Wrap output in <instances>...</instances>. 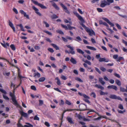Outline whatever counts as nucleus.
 <instances>
[{"mask_svg": "<svg viewBox=\"0 0 127 127\" xmlns=\"http://www.w3.org/2000/svg\"><path fill=\"white\" fill-rule=\"evenodd\" d=\"M114 0H105L101 1L100 4V6L101 7H104L106 5H109L111 3L114 2Z\"/></svg>", "mask_w": 127, "mask_h": 127, "instance_id": "nucleus-1", "label": "nucleus"}, {"mask_svg": "<svg viewBox=\"0 0 127 127\" xmlns=\"http://www.w3.org/2000/svg\"><path fill=\"white\" fill-rule=\"evenodd\" d=\"M9 95L11 97V99L13 102V104L15 105H18V104L16 100V97L14 94L10 92L9 93Z\"/></svg>", "mask_w": 127, "mask_h": 127, "instance_id": "nucleus-2", "label": "nucleus"}, {"mask_svg": "<svg viewBox=\"0 0 127 127\" xmlns=\"http://www.w3.org/2000/svg\"><path fill=\"white\" fill-rule=\"evenodd\" d=\"M31 1L34 4L37 5L42 9H46L47 8V7L46 6L40 3H38V2L34 0H32Z\"/></svg>", "mask_w": 127, "mask_h": 127, "instance_id": "nucleus-3", "label": "nucleus"}, {"mask_svg": "<svg viewBox=\"0 0 127 127\" xmlns=\"http://www.w3.org/2000/svg\"><path fill=\"white\" fill-rule=\"evenodd\" d=\"M66 46L68 48H70L71 50V51H70V53L72 54H75V51H74V49L72 47H71L69 45H67ZM65 52L69 54L70 52H68V51L67 50H65Z\"/></svg>", "mask_w": 127, "mask_h": 127, "instance_id": "nucleus-4", "label": "nucleus"}, {"mask_svg": "<svg viewBox=\"0 0 127 127\" xmlns=\"http://www.w3.org/2000/svg\"><path fill=\"white\" fill-rule=\"evenodd\" d=\"M79 107L80 109V111L89 110L88 109H86L87 107V105L83 103L80 104L79 105Z\"/></svg>", "mask_w": 127, "mask_h": 127, "instance_id": "nucleus-5", "label": "nucleus"}, {"mask_svg": "<svg viewBox=\"0 0 127 127\" xmlns=\"http://www.w3.org/2000/svg\"><path fill=\"white\" fill-rule=\"evenodd\" d=\"M74 14L78 18V19L83 23H85V21L83 18L80 15L78 14L76 12H73Z\"/></svg>", "mask_w": 127, "mask_h": 127, "instance_id": "nucleus-6", "label": "nucleus"}, {"mask_svg": "<svg viewBox=\"0 0 127 127\" xmlns=\"http://www.w3.org/2000/svg\"><path fill=\"white\" fill-rule=\"evenodd\" d=\"M109 97L111 99H118L121 101L123 100L119 96H117L115 95H111Z\"/></svg>", "mask_w": 127, "mask_h": 127, "instance_id": "nucleus-7", "label": "nucleus"}, {"mask_svg": "<svg viewBox=\"0 0 127 127\" xmlns=\"http://www.w3.org/2000/svg\"><path fill=\"white\" fill-rule=\"evenodd\" d=\"M86 30L87 32L89 33V35L90 36H92L93 35H95V33L94 31L92 30H90L88 27Z\"/></svg>", "mask_w": 127, "mask_h": 127, "instance_id": "nucleus-8", "label": "nucleus"}, {"mask_svg": "<svg viewBox=\"0 0 127 127\" xmlns=\"http://www.w3.org/2000/svg\"><path fill=\"white\" fill-rule=\"evenodd\" d=\"M59 3L63 8L65 10V12L69 14L70 12L67 9V8L62 3L60 2Z\"/></svg>", "mask_w": 127, "mask_h": 127, "instance_id": "nucleus-9", "label": "nucleus"}, {"mask_svg": "<svg viewBox=\"0 0 127 127\" xmlns=\"http://www.w3.org/2000/svg\"><path fill=\"white\" fill-rule=\"evenodd\" d=\"M32 9L35 11V13L40 16H41V14L39 12V10L37 8H36L35 6H32Z\"/></svg>", "mask_w": 127, "mask_h": 127, "instance_id": "nucleus-10", "label": "nucleus"}, {"mask_svg": "<svg viewBox=\"0 0 127 127\" xmlns=\"http://www.w3.org/2000/svg\"><path fill=\"white\" fill-rule=\"evenodd\" d=\"M103 19L109 25H111V26L113 27L114 26V24L111 23L106 18H103Z\"/></svg>", "mask_w": 127, "mask_h": 127, "instance_id": "nucleus-11", "label": "nucleus"}, {"mask_svg": "<svg viewBox=\"0 0 127 127\" xmlns=\"http://www.w3.org/2000/svg\"><path fill=\"white\" fill-rule=\"evenodd\" d=\"M20 12L22 14L24 15V16L26 17L28 19H29V17L28 15H27L26 12H24L23 10H20Z\"/></svg>", "mask_w": 127, "mask_h": 127, "instance_id": "nucleus-12", "label": "nucleus"}, {"mask_svg": "<svg viewBox=\"0 0 127 127\" xmlns=\"http://www.w3.org/2000/svg\"><path fill=\"white\" fill-rule=\"evenodd\" d=\"M107 88L109 89H112L115 90V91H117V87L116 86L114 85H109L107 86Z\"/></svg>", "mask_w": 127, "mask_h": 127, "instance_id": "nucleus-13", "label": "nucleus"}, {"mask_svg": "<svg viewBox=\"0 0 127 127\" xmlns=\"http://www.w3.org/2000/svg\"><path fill=\"white\" fill-rule=\"evenodd\" d=\"M20 113L22 116H23L25 118H27L28 117V115L26 113H25L23 111H20Z\"/></svg>", "mask_w": 127, "mask_h": 127, "instance_id": "nucleus-14", "label": "nucleus"}, {"mask_svg": "<svg viewBox=\"0 0 127 127\" xmlns=\"http://www.w3.org/2000/svg\"><path fill=\"white\" fill-rule=\"evenodd\" d=\"M99 61L100 62H109V60L108 59L106 60L104 58H100L99 60Z\"/></svg>", "mask_w": 127, "mask_h": 127, "instance_id": "nucleus-15", "label": "nucleus"}, {"mask_svg": "<svg viewBox=\"0 0 127 127\" xmlns=\"http://www.w3.org/2000/svg\"><path fill=\"white\" fill-rule=\"evenodd\" d=\"M66 119L70 123L72 124H74L73 122L72 121V118L69 117H67L66 118Z\"/></svg>", "mask_w": 127, "mask_h": 127, "instance_id": "nucleus-16", "label": "nucleus"}, {"mask_svg": "<svg viewBox=\"0 0 127 127\" xmlns=\"http://www.w3.org/2000/svg\"><path fill=\"white\" fill-rule=\"evenodd\" d=\"M9 26H10V27L12 28L13 29L14 32H15V27L14 26L13 24L12 23L9 21Z\"/></svg>", "mask_w": 127, "mask_h": 127, "instance_id": "nucleus-17", "label": "nucleus"}, {"mask_svg": "<svg viewBox=\"0 0 127 127\" xmlns=\"http://www.w3.org/2000/svg\"><path fill=\"white\" fill-rule=\"evenodd\" d=\"M78 94L81 96H83L84 98H89L88 96L85 94H82L81 93L79 92Z\"/></svg>", "mask_w": 127, "mask_h": 127, "instance_id": "nucleus-18", "label": "nucleus"}, {"mask_svg": "<svg viewBox=\"0 0 127 127\" xmlns=\"http://www.w3.org/2000/svg\"><path fill=\"white\" fill-rule=\"evenodd\" d=\"M95 86V87H97L99 89H100L102 90H103L104 89L103 87L100 85L96 84Z\"/></svg>", "mask_w": 127, "mask_h": 127, "instance_id": "nucleus-19", "label": "nucleus"}, {"mask_svg": "<svg viewBox=\"0 0 127 127\" xmlns=\"http://www.w3.org/2000/svg\"><path fill=\"white\" fill-rule=\"evenodd\" d=\"M70 61L73 64H75L77 63V62L72 57H71L70 59Z\"/></svg>", "mask_w": 127, "mask_h": 127, "instance_id": "nucleus-20", "label": "nucleus"}, {"mask_svg": "<svg viewBox=\"0 0 127 127\" xmlns=\"http://www.w3.org/2000/svg\"><path fill=\"white\" fill-rule=\"evenodd\" d=\"M103 78H99V80L100 82L103 85H104L105 82L103 80Z\"/></svg>", "mask_w": 127, "mask_h": 127, "instance_id": "nucleus-21", "label": "nucleus"}, {"mask_svg": "<svg viewBox=\"0 0 127 127\" xmlns=\"http://www.w3.org/2000/svg\"><path fill=\"white\" fill-rule=\"evenodd\" d=\"M86 47L88 49L92 50L95 51L96 50V49L95 48L92 47L87 46Z\"/></svg>", "mask_w": 127, "mask_h": 127, "instance_id": "nucleus-22", "label": "nucleus"}, {"mask_svg": "<svg viewBox=\"0 0 127 127\" xmlns=\"http://www.w3.org/2000/svg\"><path fill=\"white\" fill-rule=\"evenodd\" d=\"M51 45L56 50H58L59 49V48L56 45L53 43H51Z\"/></svg>", "mask_w": 127, "mask_h": 127, "instance_id": "nucleus-23", "label": "nucleus"}, {"mask_svg": "<svg viewBox=\"0 0 127 127\" xmlns=\"http://www.w3.org/2000/svg\"><path fill=\"white\" fill-rule=\"evenodd\" d=\"M77 52L80 53L81 54L83 55L84 54V52L83 51L81 50L79 48L76 49Z\"/></svg>", "mask_w": 127, "mask_h": 127, "instance_id": "nucleus-24", "label": "nucleus"}, {"mask_svg": "<svg viewBox=\"0 0 127 127\" xmlns=\"http://www.w3.org/2000/svg\"><path fill=\"white\" fill-rule=\"evenodd\" d=\"M52 5L57 10H58L59 9V8L55 3H53L52 4Z\"/></svg>", "mask_w": 127, "mask_h": 127, "instance_id": "nucleus-25", "label": "nucleus"}, {"mask_svg": "<svg viewBox=\"0 0 127 127\" xmlns=\"http://www.w3.org/2000/svg\"><path fill=\"white\" fill-rule=\"evenodd\" d=\"M55 80H57V83L58 85H60L61 84V83L60 81V79H59L58 77H56L55 78Z\"/></svg>", "mask_w": 127, "mask_h": 127, "instance_id": "nucleus-26", "label": "nucleus"}, {"mask_svg": "<svg viewBox=\"0 0 127 127\" xmlns=\"http://www.w3.org/2000/svg\"><path fill=\"white\" fill-rule=\"evenodd\" d=\"M89 98H84L83 99V100L85 101V102H87L89 103H90V101L88 100V99H90V97L88 96Z\"/></svg>", "mask_w": 127, "mask_h": 127, "instance_id": "nucleus-27", "label": "nucleus"}, {"mask_svg": "<svg viewBox=\"0 0 127 127\" xmlns=\"http://www.w3.org/2000/svg\"><path fill=\"white\" fill-rule=\"evenodd\" d=\"M26 124L28 125H25L24 126V127H32L33 126L32 125L30 124L29 123H26Z\"/></svg>", "mask_w": 127, "mask_h": 127, "instance_id": "nucleus-28", "label": "nucleus"}, {"mask_svg": "<svg viewBox=\"0 0 127 127\" xmlns=\"http://www.w3.org/2000/svg\"><path fill=\"white\" fill-rule=\"evenodd\" d=\"M115 82L116 84L119 86H120L121 85V83L120 81L118 79L115 80Z\"/></svg>", "mask_w": 127, "mask_h": 127, "instance_id": "nucleus-29", "label": "nucleus"}, {"mask_svg": "<svg viewBox=\"0 0 127 127\" xmlns=\"http://www.w3.org/2000/svg\"><path fill=\"white\" fill-rule=\"evenodd\" d=\"M51 18L53 19L57 18H58V17L55 14H53L51 16Z\"/></svg>", "mask_w": 127, "mask_h": 127, "instance_id": "nucleus-30", "label": "nucleus"}, {"mask_svg": "<svg viewBox=\"0 0 127 127\" xmlns=\"http://www.w3.org/2000/svg\"><path fill=\"white\" fill-rule=\"evenodd\" d=\"M46 78L44 77H42L40 78L39 80L40 82H43L45 80Z\"/></svg>", "mask_w": 127, "mask_h": 127, "instance_id": "nucleus-31", "label": "nucleus"}, {"mask_svg": "<svg viewBox=\"0 0 127 127\" xmlns=\"http://www.w3.org/2000/svg\"><path fill=\"white\" fill-rule=\"evenodd\" d=\"M108 93L107 92H104L102 91H101L100 92V94L101 95H107Z\"/></svg>", "mask_w": 127, "mask_h": 127, "instance_id": "nucleus-32", "label": "nucleus"}, {"mask_svg": "<svg viewBox=\"0 0 127 127\" xmlns=\"http://www.w3.org/2000/svg\"><path fill=\"white\" fill-rule=\"evenodd\" d=\"M34 77H35L36 76H37L38 78H39L40 77V74L38 72L35 73H34Z\"/></svg>", "mask_w": 127, "mask_h": 127, "instance_id": "nucleus-33", "label": "nucleus"}, {"mask_svg": "<svg viewBox=\"0 0 127 127\" xmlns=\"http://www.w3.org/2000/svg\"><path fill=\"white\" fill-rule=\"evenodd\" d=\"M10 46L12 50H13V51H14L15 50V49H16L15 47V46L14 45V44H11L10 45Z\"/></svg>", "mask_w": 127, "mask_h": 127, "instance_id": "nucleus-34", "label": "nucleus"}, {"mask_svg": "<svg viewBox=\"0 0 127 127\" xmlns=\"http://www.w3.org/2000/svg\"><path fill=\"white\" fill-rule=\"evenodd\" d=\"M123 59H124L123 57H120L118 58L116 60V61L117 62H120L121 60H123Z\"/></svg>", "mask_w": 127, "mask_h": 127, "instance_id": "nucleus-35", "label": "nucleus"}, {"mask_svg": "<svg viewBox=\"0 0 127 127\" xmlns=\"http://www.w3.org/2000/svg\"><path fill=\"white\" fill-rule=\"evenodd\" d=\"M80 23V24L85 29H86L87 28H88L84 24H83V23H83L82 21Z\"/></svg>", "mask_w": 127, "mask_h": 127, "instance_id": "nucleus-36", "label": "nucleus"}, {"mask_svg": "<svg viewBox=\"0 0 127 127\" xmlns=\"http://www.w3.org/2000/svg\"><path fill=\"white\" fill-rule=\"evenodd\" d=\"M120 91L121 92H126V89L124 88H123L122 87H121L120 88Z\"/></svg>", "mask_w": 127, "mask_h": 127, "instance_id": "nucleus-37", "label": "nucleus"}, {"mask_svg": "<svg viewBox=\"0 0 127 127\" xmlns=\"http://www.w3.org/2000/svg\"><path fill=\"white\" fill-rule=\"evenodd\" d=\"M76 39H75V40L78 42H79V41H81L82 40V39L79 36H78L77 37H76Z\"/></svg>", "mask_w": 127, "mask_h": 127, "instance_id": "nucleus-38", "label": "nucleus"}, {"mask_svg": "<svg viewBox=\"0 0 127 127\" xmlns=\"http://www.w3.org/2000/svg\"><path fill=\"white\" fill-rule=\"evenodd\" d=\"M56 32H58L61 34H63V35L64 34V33L61 30H57L56 31Z\"/></svg>", "mask_w": 127, "mask_h": 127, "instance_id": "nucleus-39", "label": "nucleus"}, {"mask_svg": "<svg viewBox=\"0 0 127 127\" xmlns=\"http://www.w3.org/2000/svg\"><path fill=\"white\" fill-rule=\"evenodd\" d=\"M43 32L47 33V34H48V35H52V33L51 32H50L47 31H45V30H44L43 31Z\"/></svg>", "mask_w": 127, "mask_h": 127, "instance_id": "nucleus-40", "label": "nucleus"}, {"mask_svg": "<svg viewBox=\"0 0 127 127\" xmlns=\"http://www.w3.org/2000/svg\"><path fill=\"white\" fill-rule=\"evenodd\" d=\"M61 25L62 27L63 28L65 29V30H68V27L66 25H64L62 24H61Z\"/></svg>", "mask_w": 127, "mask_h": 127, "instance_id": "nucleus-41", "label": "nucleus"}, {"mask_svg": "<svg viewBox=\"0 0 127 127\" xmlns=\"http://www.w3.org/2000/svg\"><path fill=\"white\" fill-rule=\"evenodd\" d=\"M100 68L103 72H105L106 71V69L103 67H100Z\"/></svg>", "mask_w": 127, "mask_h": 127, "instance_id": "nucleus-42", "label": "nucleus"}, {"mask_svg": "<svg viewBox=\"0 0 127 127\" xmlns=\"http://www.w3.org/2000/svg\"><path fill=\"white\" fill-rule=\"evenodd\" d=\"M43 23L45 25V26L46 27H49V25L45 21H43Z\"/></svg>", "mask_w": 127, "mask_h": 127, "instance_id": "nucleus-43", "label": "nucleus"}, {"mask_svg": "<svg viewBox=\"0 0 127 127\" xmlns=\"http://www.w3.org/2000/svg\"><path fill=\"white\" fill-rule=\"evenodd\" d=\"M102 117H103V118H106V117H102V116H100L99 117H98V118H95L94 119V120H99Z\"/></svg>", "mask_w": 127, "mask_h": 127, "instance_id": "nucleus-44", "label": "nucleus"}, {"mask_svg": "<svg viewBox=\"0 0 127 127\" xmlns=\"http://www.w3.org/2000/svg\"><path fill=\"white\" fill-rule=\"evenodd\" d=\"M75 79L76 80L80 82H83V81L79 77H76L75 78Z\"/></svg>", "mask_w": 127, "mask_h": 127, "instance_id": "nucleus-45", "label": "nucleus"}, {"mask_svg": "<svg viewBox=\"0 0 127 127\" xmlns=\"http://www.w3.org/2000/svg\"><path fill=\"white\" fill-rule=\"evenodd\" d=\"M118 108L121 110H123L124 109V107L123 105L122 104H119L118 106Z\"/></svg>", "mask_w": 127, "mask_h": 127, "instance_id": "nucleus-46", "label": "nucleus"}, {"mask_svg": "<svg viewBox=\"0 0 127 127\" xmlns=\"http://www.w3.org/2000/svg\"><path fill=\"white\" fill-rule=\"evenodd\" d=\"M0 91L2 93H4L5 94H6V92L3 89H0Z\"/></svg>", "mask_w": 127, "mask_h": 127, "instance_id": "nucleus-47", "label": "nucleus"}, {"mask_svg": "<svg viewBox=\"0 0 127 127\" xmlns=\"http://www.w3.org/2000/svg\"><path fill=\"white\" fill-rule=\"evenodd\" d=\"M3 98L6 100H9V98L7 97L6 95H3Z\"/></svg>", "mask_w": 127, "mask_h": 127, "instance_id": "nucleus-48", "label": "nucleus"}, {"mask_svg": "<svg viewBox=\"0 0 127 127\" xmlns=\"http://www.w3.org/2000/svg\"><path fill=\"white\" fill-rule=\"evenodd\" d=\"M91 95L94 98H95L96 97V95L94 92H92L91 94Z\"/></svg>", "mask_w": 127, "mask_h": 127, "instance_id": "nucleus-49", "label": "nucleus"}, {"mask_svg": "<svg viewBox=\"0 0 127 127\" xmlns=\"http://www.w3.org/2000/svg\"><path fill=\"white\" fill-rule=\"evenodd\" d=\"M118 112L119 113H121V114H123L124 112H126V110H124L123 111L121 110H118Z\"/></svg>", "mask_w": 127, "mask_h": 127, "instance_id": "nucleus-50", "label": "nucleus"}, {"mask_svg": "<svg viewBox=\"0 0 127 127\" xmlns=\"http://www.w3.org/2000/svg\"><path fill=\"white\" fill-rule=\"evenodd\" d=\"M34 120H39V119L37 115H35L34 118Z\"/></svg>", "mask_w": 127, "mask_h": 127, "instance_id": "nucleus-51", "label": "nucleus"}, {"mask_svg": "<svg viewBox=\"0 0 127 127\" xmlns=\"http://www.w3.org/2000/svg\"><path fill=\"white\" fill-rule=\"evenodd\" d=\"M39 105L40 106H41L43 104V101L42 100H39Z\"/></svg>", "mask_w": 127, "mask_h": 127, "instance_id": "nucleus-52", "label": "nucleus"}, {"mask_svg": "<svg viewBox=\"0 0 127 127\" xmlns=\"http://www.w3.org/2000/svg\"><path fill=\"white\" fill-rule=\"evenodd\" d=\"M84 62L88 64L89 65H91V62L87 60H86L85 61H84Z\"/></svg>", "mask_w": 127, "mask_h": 127, "instance_id": "nucleus-53", "label": "nucleus"}, {"mask_svg": "<svg viewBox=\"0 0 127 127\" xmlns=\"http://www.w3.org/2000/svg\"><path fill=\"white\" fill-rule=\"evenodd\" d=\"M31 88L34 91L36 90V88L35 86H31Z\"/></svg>", "mask_w": 127, "mask_h": 127, "instance_id": "nucleus-54", "label": "nucleus"}, {"mask_svg": "<svg viewBox=\"0 0 127 127\" xmlns=\"http://www.w3.org/2000/svg\"><path fill=\"white\" fill-rule=\"evenodd\" d=\"M48 50L51 53H53L54 52V51L52 48H49L48 49Z\"/></svg>", "mask_w": 127, "mask_h": 127, "instance_id": "nucleus-55", "label": "nucleus"}, {"mask_svg": "<svg viewBox=\"0 0 127 127\" xmlns=\"http://www.w3.org/2000/svg\"><path fill=\"white\" fill-rule=\"evenodd\" d=\"M65 102L66 104H67L69 105H70L71 104V103L67 100H66Z\"/></svg>", "mask_w": 127, "mask_h": 127, "instance_id": "nucleus-56", "label": "nucleus"}, {"mask_svg": "<svg viewBox=\"0 0 127 127\" xmlns=\"http://www.w3.org/2000/svg\"><path fill=\"white\" fill-rule=\"evenodd\" d=\"M114 75L116 77L118 78H120V76L119 75V74H118L117 73H114Z\"/></svg>", "mask_w": 127, "mask_h": 127, "instance_id": "nucleus-57", "label": "nucleus"}, {"mask_svg": "<svg viewBox=\"0 0 127 127\" xmlns=\"http://www.w3.org/2000/svg\"><path fill=\"white\" fill-rule=\"evenodd\" d=\"M34 49L36 50H38L40 49L39 46H35L34 47Z\"/></svg>", "mask_w": 127, "mask_h": 127, "instance_id": "nucleus-58", "label": "nucleus"}, {"mask_svg": "<svg viewBox=\"0 0 127 127\" xmlns=\"http://www.w3.org/2000/svg\"><path fill=\"white\" fill-rule=\"evenodd\" d=\"M118 57V55H115L113 56V58L115 59H117Z\"/></svg>", "mask_w": 127, "mask_h": 127, "instance_id": "nucleus-59", "label": "nucleus"}, {"mask_svg": "<svg viewBox=\"0 0 127 127\" xmlns=\"http://www.w3.org/2000/svg\"><path fill=\"white\" fill-rule=\"evenodd\" d=\"M95 70H96L98 72L99 74H100L101 73V72L99 70L98 68L95 67Z\"/></svg>", "mask_w": 127, "mask_h": 127, "instance_id": "nucleus-60", "label": "nucleus"}, {"mask_svg": "<svg viewBox=\"0 0 127 127\" xmlns=\"http://www.w3.org/2000/svg\"><path fill=\"white\" fill-rule=\"evenodd\" d=\"M97 10L99 12H102L103 11V10L102 9L99 8H97Z\"/></svg>", "mask_w": 127, "mask_h": 127, "instance_id": "nucleus-61", "label": "nucleus"}, {"mask_svg": "<svg viewBox=\"0 0 127 127\" xmlns=\"http://www.w3.org/2000/svg\"><path fill=\"white\" fill-rule=\"evenodd\" d=\"M13 10L16 14H18V11L17 9H16L15 8H14L13 9Z\"/></svg>", "mask_w": 127, "mask_h": 127, "instance_id": "nucleus-62", "label": "nucleus"}, {"mask_svg": "<svg viewBox=\"0 0 127 127\" xmlns=\"http://www.w3.org/2000/svg\"><path fill=\"white\" fill-rule=\"evenodd\" d=\"M61 78L64 80H66L67 79L66 77L63 75H61Z\"/></svg>", "mask_w": 127, "mask_h": 127, "instance_id": "nucleus-63", "label": "nucleus"}, {"mask_svg": "<svg viewBox=\"0 0 127 127\" xmlns=\"http://www.w3.org/2000/svg\"><path fill=\"white\" fill-rule=\"evenodd\" d=\"M122 42L126 46H127V42L125 41L124 39L122 40Z\"/></svg>", "mask_w": 127, "mask_h": 127, "instance_id": "nucleus-64", "label": "nucleus"}]
</instances>
